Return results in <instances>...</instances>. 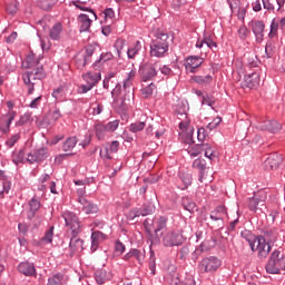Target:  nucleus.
<instances>
[{"mask_svg":"<svg viewBox=\"0 0 285 285\" xmlns=\"http://www.w3.org/2000/svg\"><path fill=\"white\" fill-rule=\"evenodd\" d=\"M170 48V36L164 31H157L155 33V39L150 42V57H156V59H161L168 55V49Z\"/></svg>","mask_w":285,"mask_h":285,"instance_id":"obj_1","label":"nucleus"},{"mask_svg":"<svg viewBox=\"0 0 285 285\" xmlns=\"http://www.w3.org/2000/svg\"><path fill=\"white\" fill-rule=\"evenodd\" d=\"M61 217L65 219V226L68 228L70 235H81L83 233V225L75 212L65 210Z\"/></svg>","mask_w":285,"mask_h":285,"instance_id":"obj_2","label":"nucleus"},{"mask_svg":"<svg viewBox=\"0 0 285 285\" xmlns=\"http://www.w3.org/2000/svg\"><path fill=\"white\" fill-rule=\"evenodd\" d=\"M285 266V257L282 254L279 249H275L268 259V263L266 265V272L269 273V275H277L279 274V271L284 268Z\"/></svg>","mask_w":285,"mask_h":285,"instance_id":"obj_3","label":"nucleus"},{"mask_svg":"<svg viewBox=\"0 0 285 285\" xmlns=\"http://www.w3.org/2000/svg\"><path fill=\"white\" fill-rule=\"evenodd\" d=\"M250 250L257 253L258 259H266L271 255V242L266 240L264 236H257L255 243L252 245Z\"/></svg>","mask_w":285,"mask_h":285,"instance_id":"obj_4","label":"nucleus"},{"mask_svg":"<svg viewBox=\"0 0 285 285\" xmlns=\"http://www.w3.org/2000/svg\"><path fill=\"white\" fill-rule=\"evenodd\" d=\"M226 217H228V209L224 205L217 206L214 210L209 214V219L213 222L212 228H218L222 229L224 226H226L225 220Z\"/></svg>","mask_w":285,"mask_h":285,"instance_id":"obj_5","label":"nucleus"},{"mask_svg":"<svg viewBox=\"0 0 285 285\" xmlns=\"http://www.w3.org/2000/svg\"><path fill=\"white\" fill-rule=\"evenodd\" d=\"M156 207L153 203H145L141 207H134L127 214L126 217L129 222L137 219V217H148L155 213Z\"/></svg>","mask_w":285,"mask_h":285,"instance_id":"obj_6","label":"nucleus"},{"mask_svg":"<svg viewBox=\"0 0 285 285\" xmlns=\"http://www.w3.org/2000/svg\"><path fill=\"white\" fill-rule=\"evenodd\" d=\"M222 266V261L216 256H207L203 258L198 265L200 273H216Z\"/></svg>","mask_w":285,"mask_h":285,"instance_id":"obj_7","label":"nucleus"},{"mask_svg":"<svg viewBox=\"0 0 285 285\" xmlns=\"http://www.w3.org/2000/svg\"><path fill=\"white\" fill-rule=\"evenodd\" d=\"M138 75L140 77V81L148 82L154 81L157 77V69L155 68V65L145 62L140 65Z\"/></svg>","mask_w":285,"mask_h":285,"instance_id":"obj_8","label":"nucleus"},{"mask_svg":"<svg viewBox=\"0 0 285 285\" xmlns=\"http://www.w3.org/2000/svg\"><path fill=\"white\" fill-rule=\"evenodd\" d=\"M186 242V237L180 232H168L163 237V244L167 248H173V246H181Z\"/></svg>","mask_w":285,"mask_h":285,"instance_id":"obj_9","label":"nucleus"},{"mask_svg":"<svg viewBox=\"0 0 285 285\" xmlns=\"http://www.w3.org/2000/svg\"><path fill=\"white\" fill-rule=\"evenodd\" d=\"M132 78H135V71L131 70L128 72L127 78L124 80V91L122 101H135V88H132Z\"/></svg>","mask_w":285,"mask_h":285,"instance_id":"obj_10","label":"nucleus"},{"mask_svg":"<svg viewBox=\"0 0 285 285\" xmlns=\"http://www.w3.org/2000/svg\"><path fill=\"white\" fill-rule=\"evenodd\" d=\"M252 28V32L255 37L256 43H262L264 41V30H266V24L262 20H252L248 23Z\"/></svg>","mask_w":285,"mask_h":285,"instance_id":"obj_11","label":"nucleus"},{"mask_svg":"<svg viewBox=\"0 0 285 285\" xmlns=\"http://www.w3.org/2000/svg\"><path fill=\"white\" fill-rule=\"evenodd\" d=\"M48 159V148L41 147L39 149L33 150L27 155L26 161L28 164H41V161H46Z\"/></svg>","mask_w":285,"mask_h":285,"instance_id":"obj_12","label":"nucleus"},{"mask_svg":"<svg viewBox=\"0 0 285 285\" xmlns=\"http://www.w3.org/2000/svg\"><path fill=\"white\" fill-rule=\"evenodd\" d=\"M203 65H204V58L199 56H188L185 59V63H184L185 70H187V72H190L191 75H195V72H197V70Z\"/></svg>","mask_w":285,"mask_h":285,"instance_id":"obj_13","label":"nucleus"},{"mask_svg":"<svg viewBox=\"0 0 285 285\" xmlns=\"http://www.w3.org/2000/svg\"><path fill=\"white\" fill-rule=\"evenodd\" d=\"M115 153H119V140L107 142L105 147L100 149L99 155L102 159H112L111 155H115Z\"/></svg>","mask_w":285,"mask_h":285,"instance_id":"obj_14","label":"nucleus"},{"mask_svg":"<svg viewBox=\"0 0 285 285\" xmlns=\"http://www.w3.org/2000/svg\"><path fill=\"white\" fill-rule=\"evenodd\" d=\"M14 117H17V111L10 110L7 115L0 118V132H3V135H8V132H10V126H12Z\"/></svg>","mask_w":285,"mask_h":285,"instance_id":"obj_15","label":"nucleus"},{"mask_svg":"<svg viewBox=\"0 0 285 285\" xmlns=\"http://www.w3.org/2000/svg\"><path fill=\"white\" fill-rule=\"evenodd\" d=\"M189 186H193V175L189 173L179 171L176 179V187L178 190H188Z\"/></svg>","mask_w":285,"mask_h":285,"instance_id":"obj_16","label":"nucleus"},{"mask_svg":"<svg viewBox=\"0 0 285 285\" xmlns=\"http://www.w3.org/2000/svg\"><path fill=\"white\" fill-rule=\"evenodd\" d=\"M282 161H284V158H282V155L272 154L267 157V159L264 163L265 169L277 170V168H279Z\"/></svg>","mask_w":285,"mask_h":285,"instance_id":"obj_17","label":"nucleus"},{"mask_svg":"<svg viewBox=\"0 0 285 285\" xmlns=\"http://www.w3.org/2000/svg\"><path fill=\"white\" fill-rule=\"evenodd\" d=\"M18 271L24 277H37V267H35V263L22 262L18 265Z\"/></svg>","mask_w":285,"mask_h":285,"instance_id":"obj_18","label":"nucleus"},{"mask_svg":"<svg viewBox=\"0 0 285 285\" xmlns=\"http://www.w3.org/2000/svg\"><path fill=\"white\" fill-rule=\"evenodd\" d=\"M40 209H41V200H39L37 196H33L29 200V210L27 212V219H29V222H32V219H35L37 213H39Z\"/></svg>","mask_w":285,"mask_h":285,"instance_id":"obj_19","label":"nucleus"},{"mask_svg":"<svg viewBox=\"0 0 285 285\" xmlns=\"http://www.w3.org/2000/svg\"><path fill=\"white\" fill-rule=\"evenodd\" d=\"M243 88H257L259 86V73L254 71L252 73H246L242 83Z\"/></svg>","mask_w":285,"mask_h":285,"instance_id":"obj_20","label":"nucleus"},{"mask_svg":"<svg viewBox=\"0 0 285 285\" xmlns=\"http://www.w3.org/2000/svg\"><path fill=\"white\" fill-rule=\"evenodd\" d=\"M80 205L85 215H97L99 213V206L88 198H80Z\"/></svg>","mask_w":285,"mask_h":285,"instance_id":"obj_21","label":"nucleus"},{"mask_svg":"<svg viewBox=\"0 0 285 285\" xmlns=\"http://www.w3.org/2000/svg\"><path fill=\"white\" fill-rule=\"evenodd\" d=\"M69 250L71 256L83 250V239L79 238V235H71Z\"/></svg>","mask_w":285,"mask_h":285,"instance_id":"obj_22","label":"nucleus"},{"mask_svg":"<svg viewBox=\"0 0 285 285\" xmlns=\"http://www.w3.org/2000/svg\"><path fill=\"white\" fill-rule=\"evenodd\" d=\"M193 168H197V170H199L198 180L200 183L204 181V179L206 177V170L208 169V167L206 166V159H204V158L195 159L193 163Z\"/></svg>","mask_w":285,"mask_h":285,"instance_id":"obj_23","label":"nucleus"},{"mask_svg":"<svg viewBox=\"0 0 285 285\" xmlns=\"http://www.w3.org/2000/svg\"><path fill=\"white\" fill-rule=\"evenodd\" d=\"M78 22L80 26V32H90L92 26V19L86 13H80L78 16Z\"/></svg>","mask_w":285,"mask_h":285,"instance_id":"obj_24","label":"nucleus"},{"mask_svg":"<svg viewBox=\"0 0 285 285\" xmlns=\"http://www.w3.org/2000/svg\"><path fill=\"white\" fill-rule=\"evenodd\" d=\"M94 130L98 141H104L108 137L109 131L104 122H95Z\"/></svg>","mask_w":285,"mask_h":285,"instance_id":"obj_25","label":"nucleus"},{"mask_svg":"<svg viewBox=\"0 0 285 285\" xmlns=\"http://www.w3.org/2000/svg\"><path fill=\"white\" fill-rule=\"evenodd\" d=\"M82 79L86 81V83L95 88V86H97L101 79V72L89 71L82 75Z\"/></svg>","mask_w":285,"mask_h":285,"instance_id":"obj_26","label":"nucleus"},{"mask_svg":"<svg viewBox=\"0 0 285 285\" xmlns=\"http://www.w3.org/2000/svg\"><path fill=\"white\" fill-rule=\"evenodd\" d=\"M261 130H267L268 132L275 135L282 130V124L277 122V120H266L262 125Z\"/></svg>","mask_w":285,"mask_h":285,"instance_id":"obj_27","label":"nucleus"},{"mask_svg":"<svg viewBox=\"0 0 285 285\" xmlns=\"http://www.w3.org/2000/svg\"><path fill=\"white\" fill-rule=\"evenodd\" d=\"M105 239H106V234H104L102 232L95 230L91 233V250H92V253H95V250H97V248H99V244H101V242H105Z\"/></svg>","mask_w":285,"mask_h":285,"instance_id":"obj_28","label":"nucleus"},{"mask_svg":"<svg viewBox=\"0 0 285 285\" xmlns=\"http://www.w3.org/2000/svg\"><path fill=\"white\" fill-rule=\"evenodd\" d=\"M86 3H90V0H85V2H81V0H73L70 2V6H75L77 10H81L82 12H90L95 20H97V13H95V10L90 7H86Z\"/></svg>","mask_w":285,"mask_h":285,"instance_id":"obj_29","label":"nucleus"},{"mask_svg":"<svg viewBox=\"0 0 285 285\" xmlns=\"http://www.w3.org/2000/svg\"><path fill=\"white\" fill-rule=\"evenodd\" d=\"M78 141H79V140L77 139V136L68 137V138L62 142L61 150H62L63 153H72V150H75V148H76Z\"/></svg>","mask_w":285,"mask_h":285,"instance_id":"obj_30","label":"nucleus"},{"mask_svg":"<svg viewBox=\"0 0 285 285\" xmlns=\"http://www.w3.org/2000/svg\"><path fill=\"white\" fill-rule=\"evenodd\" d=\"M61 32H63V24H61V22H57L51 27L49 37L52 41H59V39H61Z\"/></svg>","mask_w":285,"mask_h":285,"instance_id":"obj_31","label":"nucleus"},{"mask_svg":"<svg viewBox=\"0 0 285 285\" xmlns=\"http://www.w3.org/2000/svg\"><path fill=\"white\" fill-rule=\"evenodd\" d=\"M140 51H141V41L137 40L127 50L128 59H135V57H137V55H139Z\"/></svg>","mask_w":285,"mask_h":285,"instance_id":"obj_32","label":"nucleus"},{"mask_svg":"<svg viewBox=\"0 0 285 285\" xmlns=\"http://www.w3.org/2000/svg\"><path fill=\"white\" fill-rule=\"evenodd\" d=\"M29 73L32 77V81H41L42 79H46V71L43 70V66L32 69L29 71Z\"/></svg>","mask_w":285,"mask_h":285,"instance_id":"obj_33","label":"nucleus"},{"mask_svg":"<svg viewBox=\"0 0 285 285\" xmlns=\"http://www.w3.org/2000/svg\"><path fill=\"white\" fill-rule=\"evenodd\" d=\"M193 81H195V83H198V86H210L213 83V76H194Z\"/></svg>","mask_w":285,"mask_h":285,"instance_id":"obj_34","label":"nucleus"},{"mask_svg":"<svg viewBox=\"0 0 285 285\" xmlns=\"http://www.w3.org/2000/svg\"><path fill=\"white\" fill-rule=\"evenodd\" d=\"M181 204L185 210H188L189 213H195V210H197V204L188 196L183 197Z\"/></svg>","mask_w":285,"mask_h":285,"instance_id":"obj_35","label":"nucleus"},{"mask_svg":"<svg viewBox=\"0 0 285 285\" xmlns=\"http://www.w3.org/2000/svg\"><path fill=\"white\" fill-rule=\"evenodd\" d=\"M240 236L243 239H245V242H247L249 244V248L253 247V245L255 244V242L257 239V235L250 233V230L242 232Z\"/></svg>","mask_w":285,"mask_h":285,"instance_id":"obj_36","label":"nucleus"},{"mask_svg":"<svg viewBox=\"0 0 285 285\" xmlns=\"http://www.w3.org/2000/svg\"><path fill=\"white\" fill-rule=\"evenodd\" d=\"M63 274L57 273L48 278L47 285H63Z\"/></svg>","mask_w":285,"mask_h":285,"instance_id":"obj_37","label":"nucleus"},{"mask_svg":"<svg viewBox=\"0 0 285 285\" xmlns=\"http://www.w3.org/2000/svg\"><path fill=\"white\" fill-rule=\"evenodd\" d=\"M145 128H146L145 121H136L129 125L128 130L129 132H134L136 135V132H141V130H144Z\"/></svg>","mask_w":285,"mask_h":285,"instance_id":"obj_38","label":"nucleus"},{"mask_svg":"<svg viewBox=\"0 0 285 285\" xmlns=\"http://www.w3.org/2000/svg\"><path fill=\"white\" fill-rule=\"evenodd\" d=\"M55 237V226H51L40 239L42 244H52V239Z\"/></svg>","mask_w":285,"mask_h":285,"instance_id":"obj_39","label":"nucleus"},{"mask_svg":"<svg viewBox=\"0 0 285 285\" xmlns=\"http://www.w3.org/2000/svg\"><path fill=\"white\" fill-rule=\"evenodd\" d=\"M12 161H13V164H16V166H19V164H26V153L23 150L13 153Z\"/></svg>","mask_w":285,"mask_h":285,"instance_id":"obj_40","label":"nucleus"},{"mask_svg":"<svg viewBox=\"0 0 285 285\" xmlns=\"http://www.w3.org/2000/svg\"><path fill=\"white\" fill-rule=\"evenodd\" d=\"M203 40L206 43L207 48H209V50H214V48H217V42L215 41L213 36L204 33Z\"/></svg>","mask_w":285,"mask_h":285,"instance_id":"obj_41","label":"nucleus"},{"mask_svg":"<svg viewBox=\"0 0 285 285\" xmlns=\"http://www.w3.org/2000/svg\"><path fill=\"white\" fill-rule=\"evenodd\" d=\"M167 225H168V217L160 216L158 218V220L156 222L155 233H159V232L164 230V228H166Z\"/></svg>","mask_w":285,"mask_h":285,"instance_id":"obj_42","label":"nucleus"},{"mask_svg":"<svg viewBox=\"0 0 285 285\" xmlns=\"http://www.w3.org/2000/svg\"><path fill=\"white\" fill-rule=\"evenodd\" d=\"M12 188L11 181H0V197L3 199L4 194L8 195L10 193V189Z\"/></svg>","mask_w":285,"mask_h":285,"instance_id":"obj_43","label":"nucleus"},{"mask_svg":"<svg viewBox=\"0 0 285 285\" xmlns=\"http://www.w3.org/2000/svg\"><path fill=\"white\" fill-rule=\"evenodd\" d=\"M107 272L106 269H97L95 272V279L97 284H106Z\"/></svg>","mask_w":285,"mask_h":285,"instance_id":"obj_44","label":"nucleus"},{"mask_svg":"<svg viewBox=\"0 0 285 285\" xmlns=\"http://www.w3.org/2000/svg\"><path fill=\"white\" fill-rule=\"evenodd\" d=\"M155 88H157V86H155L154 82H150L148 86L141 88V95L145 97V99L151 97L153 92H155Z\"/></svg>","mask_w":285,"mask_h":285,"instance_id":"obj_45","label":"nucleus"},{"mask_svg":"<svg viewBox=\"0 0 285 285\" xmlns=\"http://www.w3.org/2000/svg\"><path fill=\"white\" fill-rule=\"evenodd\" d=\"M126 95V91L124 90V85L122 88L119 83L116 85V87L111 90V97L114 99V101H117V99H119V97H121V95Z\"/></svg>","mask_w":285,"mask_h":285,"instance_id":"obj_46","label":"nucleus"},{"mask_svg":"<svg viewBox=\"0 0 285 285\" xmlns=\"http://www.w3.org/2000/svg\"><path fill=\"white\" fill-rule=\"evenodd\" d=\"M249 35H250V30L246 28V24H243L238 28V37L240 41H246Z\"/></svg>","mask_w":285,"mask_h":285,"instance_id":"obj_47","label":"nucleus"},{"mask_svg":"<svg viewBox=\"0 0 285 285\" xmlns=\"http://www.w3.org/2000/svg\"><path fill=\"white\" fill-rule=\"evenodd\" d=\"M202 150H204V145H196L191 149H188L187 153L189 157L194 159V157H199V154L202 153Z\"/></svg>","mask_w":285,"mask_h":285,"instance_id":"obj_48","label":"nucleus"},{"mask_svg":"<svg viewBox=\"0 0 285 285\" xmlns=\"http://www.w3.org/2000/svg\"><path fill=\"white\" fill-rule=\"evenodd\" d=\"M112 59V52L101 53L99 59L94 62V68H97V63H106V61H110Z\"/></svg>","mask_w":285,"mask_h":285,"instance_id":"obj_49","label":"nucleus"},{"mask_svg":"<svg viewBox=\"0 0 285 285\" xmlns=\"http://www.w3.org/2000/svg\"><path fill=\"white\" fill-rule=\"evenodd\" d=\"M131 253H132V257H135L136 262H138V264H141V262H144V259H146V255L144 254V252L137 249V248H131Z\"/></svg>","mask_w":285,"mask_h":285,"instance_id":"obj_50","label":"nucleus"},{"mask_svg":"<svg viewBox=\"0 0 285 285\" xmlns=\"http://www.w3.org/2000/svg\"><path fill=\"white\" fill-rule=\"evenodd\" d=\"M125 46L126 39L118 38L115 41L114 48H116L118 57H121V50H124Z\"/></svg>","mask_w":285,"mask_h":285,"instance_id":"obj_51","label":"nucleus"},{"mask_svg":"<svg viewBox=\"0 0 285 285\" xmlns=\"http://www.w3.org/2000/svg\"><path fill=\"white\" fill-rule=\"evenodd\" d=\"M203 106H209L213 110L215 109L213 106L215 105V97L210 95H205L203 96L202 100Z\"/></svg>","mask_w":285,"mask_h":285,"instance_id":"obj_52","label":"nucleus"},{"mask_svg":"<svg viewBox=\"0 0 285 285\" xmlns=\"http://www.w3.org/2000/svg\"><path fill=\"white\" fill-rule=\"evenodd\" d=\"M159 70L161 72V75L167 77V79H169V77H175V71H173V69L170 67H168L167 65L159 67Z\"/></svg>","mask_w":285,"mask_h":285,"instance_id":"obj_53","label":"nucleus"},{"mask_svg":"<svg viewBox=\"0 0 285 285\" xmlns=\"http://www.w3.org/2000/svg\"><path fill=\"white\" fill-rule=\"evenodd\" d=\"M259 206V199L252 197L248 200V208L252 213H257V207Z\"/></svg>","mask_w":285,"mask_h":285,"instance_id":"obj_54","label":"nucleus"},{"mask_svg":"<svg viewBox=\"0 0 285 285\" xmlns=\"http://www.w3.org/2000/svg\"><path fill=\"white\" fill-rule=\"evenodd\" d=\"M105 127L107 128V132H115V130H117V128H119V120H112L109 121L105 125Z\"/></svg>","mask_w":285,"mask_h":285,"instance_id":"obj_55","label":"nucleus"},{"mask_svg":"<svg viewBox=\"0 0 285 285\" xmlns=\"http://www.w3.org/2000/svg\"><path fill=\"white\" fill-rule=\"evenodd\" d=\"M20 138L21 136H19V134H14L6 141V146L8 148H14V144H17V141H19Z\"/></svg>","mask_w":285,"mask_h":285,"instance_id":"obj_56","label":"nucleus"},{"mask_svg":"<svg viewBox=\"0 0 285 285\" xmlns=\"http://www.w3.org/2000/svg\"><path fill=\"white\" fill-rule=\"evenodd\" d=\"M115 253H117V255H124V253H126V245H124L121 240H116Z\"/></svg>","mask_w":285,"mask_h":285,"instance_id":"obj_57","label":"nucleus"},{"mask_svg":"<svg viewBox=\"0 0 285 285\" xmlns=\"http://www.w3.org/2000/svg\"><path fill=\"white\" fill-rule=\"evenodd\" d=\"M92 55H95V47L88 46L86 48V56H85L82 66H86L88 63V59H90V57H92Z\"/></svg>","mask_w":285,"mask_h":285,"instance_id":"obj_58","label":"nucleus"},{"mask_svg":"<svg viewBox=\"0 0 285 285\" xmlns=\"http://www.w3.org/2000/svg\"><path fill=\"white\" fill-rule=\"evenodd\" d=\"M149 269L151 271V275H156L157 263L155 261V254L153 252L150 253Z\"/></svg>","mask_w":285,"mask_h":285,"instance_id":"obj_59","label":"nucleus"},{"mask_svg":"<svg viewBox=\"0 0 285 285\" xmlns=\"http://www.w3.org/2000/svg\"><path fill=\"white\" fill-rule=\"evenodd\" d=\"M95 87H92V85H88V82H86V85H80L78 92L79 95H86L87 92H90V90H92Z\"/></svg>","mask_w":285,"mask_h":285,"instance_id":"obj_60","label":"nucleus"},{"mask_svg":"<svg viewBox=\"0 0 285 285\" xmlns=\"http://www.w3.org/2000/svg\"><path fill=\"white\" fill-rule=\"evenodd\" d=\"M222 124V117H216L207 125L208 130H215Z\"/></svg>","mask_w":285,"mask_h":285,"instance_id":"obj_61","label":"nucleus"},{"mask_svg":"<svg viewBox=\"0 0 285 285\" xmlns=\"http://www.w3.org/2000/svg\"><path fill=\"white\" fill-rule=\"evenodd\" d=\"M28 121H30V116L28 114H24L20 117L18 121H16V127L19 128L24 124H28Z\"/></svg>","mask_w":285,"mask_h":285,"instance_id":"obj_62","label":"nucleus"},{"mask_svg":"<svg viewBox=\"0 0 285 285\" xmlns=\"http://www.w3.org/2000/svg\"><path fill=\"white\" fill-rule=\"evenodd\" d=\"M265 55L267 59L273 58V42L268 41L265 46Z\"/></svg>","mask_w":285,"mask_h":285,"instance_id":"obj_63","label":"nucleus"},{"mask_svg":"<svg viewBox=\"0 0 285 285\" xmlns=\"http://www.w3.org/2000/svg\"><path fill=\"white\" fill-rule=\"evenodd\" d=\"M104 14H105L106 21H108V19L110 20L115 19V10H112V8L105 9Z\"/></svg>","mask_w":285,"mask_h":285,"instance_id":"obj_64","label":"nucleus"}]
</instances>
